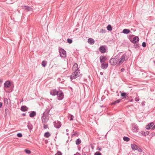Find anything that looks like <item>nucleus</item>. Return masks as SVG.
Instances as JSON below:
<instances>
[{
	"mask_svg": "<svg viewBox=\"0 0 155 155\" xmlns=\"http://www.w3.org/2000/svg\"><path fill=\"white\" fill-rule=\"evenodd\" d=\"M98 149L99 151H101V148H98Z\"/></svg>",
	"mask_w": 155,
	"mask_h": 155,
	"instance_id": "obj_47",
	"label": "nucleus"
},
{
	"mask_svg": "<svg viewBox=\"0 0 155 155\" xmlns=\"http://www.w3.org/2000/svg\"><path fill=\"white\" fill-rule=\"evenodd\" d=\"M154 64H155V61H154Z\"/></svg>",
	"mask_w": 155,
	"mask_h": 155,
	"instance_id": "obj_58",
	"label": "nucleus"
},
{
	"mask_svg": "<svg viewBox=\"0 0 155 155\" xmlns=\"http://www.w3.org/2000/svg\"><path fill=\"white\" fill-rule=\"evenodd\" d=\"M100 74H101V75H103V73L102 72H101L100 73Z\"/></svg>",
	"mask_w": 155,
	"mask_h": 155,
	"instance_id": "obj_49",
	"label": "nucleus"
},
{
	"mask_svg": "<svg viewBox=\"0 0 155 155\" xmlns=\"http://www.w3.org/2000/svg\"><path fill=\"white\" fill-rule=\"evenodd\" d=\"M81 143V140L80 139H78L76 140L75 143L76 144L78 145L80 144Z\"/></svg>",
	"mask_w": 155,
	"mask_h": 155,
	"instance_id": "obj_24",
	"label": "nucleus"
},
{
	"mask_svg": "<svg viewBox=\"0 0 155 155\" xmlns=\"http://www.w3.org/2000/svg\"><path fill=\"white\" fill-rule=\"evenodd\" d=\"M118 55L116 56L115 57V58H112L110 59L109 61V62L111 65H114L116 64H117L118 63V61H117V58H118Z\"/></svg>",
	"mask_w": 155,
	"mask_h": 155,
	"instance_id": "obj_3",
	"label": "nucleus"
},
{
	"mask_svg": "<svg viewBox=\"0 0 155 155\" xmlns=\"http://www.w3.org/2000/svg\"><path fill=\"white\" fill-rule=\"evenodd\" d=\"M87 42L88 43L91 45H93L94 43V41L93 39L91 38H89L88 39Z\"/></svg>",
	"mask_w": 155,
	"mask_h": 155,
	"instance_id": "obj_19",
	"label": "nucleus"
},
{
	"mask_svg": "<svg viewBox=\"0 0 155 155\" xmlns=\"http://www.w3.org/2000/svg\"><path fill=\"white\" fill-rule=\"evenodd\" d=\"M134 36V35H129V37H131Z\"/></svg>",
	"mask_w": 155,
	"mask_h": 155,
	"instance_id": "obj_48",
	"label": "nucleus"
},
{
	"mask_svg": "<svg viewBox=\"0 0 155 155\" xmlns=\"http://www.w3.org/2000/svg\"><path fill=\"white\" fill-rule=\"evenodd\" d=\"M145 102L144 101H143L142 102L141 104H142V105L144 106L145 105Z\"/></svg>",
	"mask_w": 155,
	"mask_h": 155,
	"instance_id": "obj_42",
	"label": "nucleus"
},
{
	"mask_svg": "<svg viewBox=\"0 0 155 155\" xmlns=\"http://www.w3.org/2000/svg\"><path fill=\"white\" fill-rule=\"evenodd\" d=\"M59 53L60 56L63 58H65L66 57V52L62 48H61L59 50Z\"/></svg>",
	"mask_w": 155,
	"mask_h": 155,
	"instance_id": "obj_5",
	"label": "nucleus"
},
{
	"mask_svg": "<svg viewBox=\"0 0 155 155\" xmlns=\"http://www.w3.org/2000/svg\"><path fill=\"white\" fill-rule=\"evenodd\" d=\"M7 110H8L7 109H5V112H6V111H7Z\"/></svg>",
	"mask_w": 155,
	"mask_h": 155,
	"instance_id": "obj_54",
	"label": "nucleus"
},
{
	"mask_svg": "<svg viewBox=\"0 0 155 155\" xmlns=\"http://www.w3.org/2000/svg\"><path fill=\"white\" fill-rule=\"evenodd\" d=\"M121 96L123 97V98L127 99L128 97V96L127 95L126 93L125 92H123L121 93Z\"/></svg>",
	"mask_w": 155,
	"mask_h": 155,
	"instance_id": "obj_22",
	"label": "nucleus"
},
{
	"mask_svg": "<svg viewBox=\"0 0 155 155\" xmlns=\"http://www.w3.org/2000/svg\"><path fill=\"white\" fill-rule=\"evenodd\" d=\"M133 101V99L132 100H131V101Z\"/></svg>",
	"mask_w": 155,
	"mask_h": 155,
	"instance_id": "obj_57",
	"label": "nucleus"
},
{
	"mask_svg": "<svg viewBox=\"0 0 155 155\" xmlns=\"http://www.w3.org/2000/svg\"><path fill=\"white\" fill-rule=\"evenodd\" d=\"M55 155H62V153L61 152L58 151L55 154Z\"/></svg>",
	"mask_w": 155,
	"mask_h": 155,
	"instance_id": "obj_36",
	"label": "nucleus"
},
{
	"mask_svg": "<svg viewBox=\"0 0 155 155\" xmlns=\"http://www.w3.org/2000/svg\"><path fill=\"white\" fill-rule=\"evenodd\" d=\"M68 131H69V130H68V129H67L66 130V131L67 132H68Z\"/></svg>",
	"mask_w": 155,
	"mask_h": 155,
	"instance_id": "obj_55",
	"label": "nucleus"
},
{
	"mask_svg": "<svg viewBox=\"0 0 155 155\" xmlns=\"http://www.w3.org/2000/svg\"><path fill=\"white\" fill-rule=\"evenodd\" d=\"M50 110V109L49 108H47L45 110V112L43 114L44 115H45V116H49V113Z\"/></svg>",
	"mask_w": 155,
	"mask_h": 155,
	"instance_id": "obj_14",
	"label": "nucleus"
},
{
	"mask_svg": "<svg viewBox=\"0 0 155 155\" xmlns=\"http://www.w3.org/2000/svg\"><path fill=\"white\" fill-rule=\"evenodd\" d=\"M155 129V125L152 127V130H153Z\"/></svg>",
	"mask_w": 155,
	"mask_h": 155,
	"instance_id": "obj_46",
	"label": "nucleus"
},
{
	"mask_svg": "<svg viewBox=\"0 0 155 155\" xmlns=\"http://www.w3.org/2000/svg\"><path fill=\"white\" fill-rule=\"evenodd\" d=\"M100 51L102 53H104L105 52L106 49L105 47L103 46H101L99 48Z\"/></svg>",
	"mask_w": 155,
	"mask_h": 155,
	"instance_id": "obj_15",
	"label": "nucleus"
},
{
	"mask_svg": "<svg viewBox=\"0 0 155 155\" xmlns=\"http://www.w3.org/2000/svg\"><path fill=\"white\" fill-rule=\"evenodd\" d=\"M120 99H118L116 101H115L113 102H112L111 103V104L114 105L115 104L118 103H119L120 101Z\"/></svg>",
	"mask_w": 155,
	"mask_h": 155,
	"instance_id": "obj_25",
	"label": "nucleus"
},
{
	"mask_svg": "<svg viewBox=\"0 0 155 155\" xmlns=\"http://www.w3.org/2000/svg\"><path fill=\"white\" fill-rule=\"evenodd\" d=\"M131 147L132 149L134 150H137L138 148V147L134 143L131 144Z\"/></svg>",
	"mask_w": 155,
	"mask_h": 155,
	"instance_id": "obj_13",
	"label": "nucleus"
},
{
	"mask_svg": "<svg viewBox=\"0 0 155 155\" xmlns=\"http://www.w3.org/2000/svg\"><path fill=\"white\" fill-rule=\"evenodd\" d=\"M25 9L27 11H30L31 10H32V8L31 7L27 6H25Z\"/></svg>",
	"mask_w": 155,
	"mask_h": 155,
	"instance_id": "obj_27",
	"label": "nucleus"
},
{
	"mask_svg": "<svg viewBox=\"0 0 155 155\" xmlns=\"http://www.w3.org/2000/svg\"><path fill=\"white\" fill-rule=\"evenodd\" d=\"M94 154L95 155H101V153L99 152H96Z\"/></svg>",
	"mask_w": 155,
	"mask_h": 155,
	"instance_id": "obj_37",
	"label": "nucleus"
},
{
	"mask_svg": "<svg viewBox=\"0 0 155 155\" xmlns=\"http://www.w3.org/2000/svg\"><path fill=\"white\" fill-rule=\"evenodd\" d=\"M11 85V83L9 81H6L4 84V88L5 89L10 87Z\"/></svg>",
	"mask_w": 155,
	"mask_h": 155,
	"instance_id": "obj_8",
	"label": "nucleus"
},
{
	"mask_svg": "<svg viewBox=\"0 0 155 155\" xmlns=\"http://www.w3.org/2000/svg\"><path fill=\"white\" fill-rule=\"evenodd\" d=\"M28 109V108L26 106H22L21 107V110L22 111H27Z\"/></svg>",
	"mask_w": 155,
	"mask_h": 155,
	"instance_id": "obj_18",
	"label": "nucleus"
},
{
	"mask_svg": "<svg viewBox=\"0 0 155 155\" xmlns=\"http://www.w3.org/2000/svg\"><path fill=\"white\" fill-rule=\"evenodd\" d=\"M36 112L35 111H32L29 114V116L31 117H33L36 115Z\"/></svg>",
	"mask_w": 155,
	"mask_h": 155,
	"instance_id": "obj_20",
	"label": "nucleus"
},
{
	"mask_svg": "<svg viewBox=\"0 0 155 155\" xmlns=\"http://www.w3.org/2000/svg\"><path fill=\"white\" fill-rule=\"evenodd\" d=\"M80 73V71H75L73 72L70 76V78L71 80H72L73 79H75L79 77Z\"/></svg>",
	"mask_w": 155,
	"mask_h": 155,
	"instance_id": "obj_2",
	"label": "nucleus"
},
{
	"mask_svg": "<svg viewBox=\"0 0 155 155\" xmlns=\"http://www.w3.org/2000/svg\"><path fill=\"white\" fill-rule=\"evenodd\" d=\"M130 138L127 137H123V140L124 141L127 142L128 141L130 140Z\"/></svg>",
	"mask_w": 155,
	"mask_h": 155,
	"instance_id": "obj_28",
	"label": "nucleus"
},
{
	"mask_svg": "<svg viewBox=\"0 0 155 155\" xmlns=\"http://www.w3.org/2000/svg\"><path fill=\"white\" fill-rule=\"evenodd\" d=\"M139 40V38L137 36H135L134 37L132 41V42L133 43H136V42L137 41H138Z\"/></svg>",
	"mask_w": 155,
	"mask_h": 155,
	"instance_id": "obj_17",
	"label": "nucleus"
},
{
	"mask_svg": "<svg viewBox=\"0 0 155 155\" xmlns=\"http://www.w3.org/2000/svg\"><path fill=\"white\" fill-rule=\"evenodd\" d=\"M68 134H68V133H67V135H68Z\"/></svg>",
	"mask_w": 155,
	"mask_h": 155,
	"instance_id": "obj_59",
	"label": "nucleus"
},
{
	"mask_svg": "<svg viewBox=\"0 0 155 155\" xmlns=\"http://www.w3.org/2000/svg\"><path fill=\"white\" fill-rule=\"evenodd\" d=\"M77 154H80L79 153L77 152L76 154H74V155H76ZM79 155H81L80 154Z\"/></svg>",
	"mask_w": 155,
	"mask_h": 155,
	"instance_id": "obj_50",
	"label": "nucleus"
},
{
	"mask_svg": "<svg viewBox=\"0 0 155 155\" xmlns=\"http://www.w3.org/2000/svg\"><path fill=\"white\" fill-rule=\"evenodd\" d=\"M49 116H45L43 114L42 116L41 117V120L43 124H46L48 120Z\"/></svg>",
	"mask_w": 155,
	"mask_h": 155,
	"instance_id": "obj_6",
	"label": "nucleus"
},
{
	"mask_svg": "<svg viewBox=\"0 0 155 155\" xmlns=\"http://www.w3.org/2000/svg\"><path fill=\"white\" fill-rule=\"evenodd\" d=\"M17 136L19 137H21L22 136V134L21 133H19L17 134Z\"/></svg>",
	"mask_w": 155,
	"mask_h": 155,
	"instance_id": "obj_34",
	"label": "nucleus"
},
{
	"mask_svg": "<svg viewBox=\"0 0 155 155\" xmlns=\"http://www.w3.org/2000/svg\"><path fill=\"white\" fill-rule=\"evenodd\" d=\"M143 135L146 136V133L145 132H144V134Z\"/></svg>",
	"mask_w": 155,
	"mask_h": 155,
	"instance_id": "obj_52",
	"label": "nucleus"
},
{
	"mask_svg": "<svg viewBox=\"0 0 155 155\" xmlns=\"http://www.w3.org/2000/svg\"><path fill=\"white\" fill-rule=\"evenodd\" d=\"M135 100L136 101H139V98L138 97H136L135 98Z\"/></svg>",
	"mask_w": 155,
	"mask_h": 155,
	"instance_id": "obj_39",
	"label": "nucleus"
},
{
	"mask_svg": "<svg viewBox=\"0 0 155 155\" xmlns=\"http://www.w3.org/2000/svg\"><path fill=\"white\" fill-rule=\"evenodd\" d=\"M124 68H122L121 69V72H123L124 71Z\"/></svg>",
	"mask_w": 155,
	"mask_h": 155,
	"instance_id": "obj_45",
	"label": "nucleus"
},
{
	"mask_svg": "<svg viewBox=\"0 0 155 155\" xmlns=\"http://www.w3.org/2000/svg\"><path fill=\"white\" fill-rule=\"evenodd\" d=\"M70 120H73V119H72V118H71L70 119Z\"/></svg>",
	"mask_w": 155,
	"mask_h": 155,
	"instance_id": "obj_53",
	"label": "nucleus"
},
{
	"mask_svg": "<svg viewBox=\"0 0 155 155\" xmlns=\"http://www.w3.org/2000/svg\"><path fill=\"white\" fill-rule=\"evenodd\" d=\"M58 93V91H57L55 89H53L50 91V94L53 96H55L57 95Z\"/></svg>",
	"mask_w": 155,
	"mask_h": 155,
	"instance_id": "obj_11",
	"label": "nucleus"
},
{
	"mask_svg": "<svg viewBox=\"0 0 155 155\" xmlns=\"http://www.w3.org/2000/svg\"><path fill=\"white\" fill-rule=\"evenodd\" d=\"M69 44H71L72 42V40L71 39L68 38L67 40Z\"/></svg>",
	"mask_w": 155,
	"mask_h": 155,
	"instance_id": "obj_32",
	"label": "nucleus"
},
{
	"mask_svg": "<svg viewBox=\"0 0 155 155\" xmlns=\"http://www.w3.org/2000/svg\"><path fill=\"white\" fill-rule=\"evenodd\" d=\"M107 28L108 31H111L112 29V27L110 25H107Z\"/></svg>",
	"mask_w": 155,
	"mask_h": 155,
	"instance_id": "obj_26",
	"label": "nucleus"
},
{
	"mask_svg": "<svg viewBox=\"0 0 155 155\" xmlns=\"http://www.w3.org/2000/svg\"><path fill=\"white\" fill-rule=\"evenodd\" d=\"M126 57V55L125 54H124L121 56L118 61L117 65H120L122 64L124 61H126L127 60Z\"/></svg>",
	"mask_w": 155,
	"mask_h": 155,
	"instance_id": "obj_1",
	"label": "nucleus"
},
{
	"mask_svg": "<svg viewBox=\"0 0 155 155\" xmlns=\"http://www.w3.org/2000/svg\"><path fill=\"white\" fill-rule=\"evenodd\" d=\"M134 48H137L139 47V44H135L134 45Z\"/></svg>",
	"mask_w": 155,
	"mask_h": 155,
	"instance_id": "obj_33",
	"label": "nucleus"
},
{
	"mask_svg": "<svg viewBox=\"0 0 155 155\" xmlns=\"http://www.w3.org/2000/svg\"><path fill=\"white\" fill-rule=\"evenodd\" d=\"M105 31V30H104L102 29L101 30V32H102V33H104H104Z\"/></svg>",
	"mask_w": 155,
	"mask_h": 155,
	"instance_id": "obj_43",
	"label": "nucleus"
},
{
	"mask_svg": "<svg viewBox=\"0 0 155 155\" xmlns=\"http://www.w3.org/2000/svg\"><path fill=\"white\" fill-rule=\"evenodd\" d=\"M47 62L46 61H42V65L44 67H45L46 65Z\"/></svg>",
	"mask_w": 155,
	"mask_h": 155,
	"instance_id": "obj_29",
	"label": "nucleus"
},
{
	"mask_svg": "<svg viewBox=\"0 0 155 155\" xmlns=\"http://www.w3.org/2000/svg\"><path fill=\"white\" fill-rule=\"evenodd\" d=\"M25 151L26 152V153L28 154H30L31 153V151L30 150L27 149H25Z\"/></svg>",
	"mask_w": 155,
	"mask_h": 155,
	"instance_id": "obj_31",
	"label": "nucleus"
},
{
	"mask_svg": "<svg viewBox=\"0 0 155 155\" xmlns=\"http://www.w3.org/2000/svg\"><path fill=\"white\" fill-rule=\"evenodd\" d=\"M46 124H43V127L44 129H46L48 128V126L47 125H45Z\"/></svg>",
	"mask_w": 155,
	"mask_h": 155,
	"instance_id": "obj_35",
	"label": "nucleus"
},
{
	"mask_svg": "<svg viewBox=\"0 0 155 155\" xmlns=\"http://www.w3.org/2000/svg\"><path fill=\"white\" fill-rule=\"evenodd\" d=\"M100 62L102 63L106 61V58L104 56H101L100 57Z\"/></svg>",
	"mask_w": 155,
	"mask_h": 155,
	"instance_id": "obj_12",
	"label": "nucleus"
},
{
	"mask_svg": "<svg viewBox=\"0 0 155 155\" xmlns=\"http://www.w3.org/2000/svg\"><path fill=\"white\" fill-rule=\"evenodd\" d=\"M2 106V103L0 102V108H1Z\"/></svg>",
	"mask_w": 155,
	"mask_h": 155,
	"instance_id": "obj_44",
	"label": "nucleus"
},
{
	"mask_svg": "<svg viewBox=\"0 0 155 155\" xmlns=\"http://www.w3.org/2000/svg\"><path fill=\"white\" fill-rule=\"evenodd\" d=\"M130 32V30L128 29H124L122 31V32L124 34H127Z\"/></svg>",
	"mask_w": 155,
	"mask_h": 155,
	"instance_id": "obj_21",
	"label": "nucleus"
},
{
	"mask_svg": "<svg viewBox=\"0 0 155 155\" xmlns=\"http://www.w3.org/2000/svg\"><path fill=\"white\" fill-rule=\"evenodd\" d=\"M154 123L153 122L150 123L146 126V128L147 130H149L150 129V127H152Z\"/></svg>",
	"mask_w": 155,
	"mask_h": 155,
	"instance_id": "obj_16",
	"label": "nucleus"
},
{
	"mask_svg": "<svg viewBox=\"0 0 155 155\" xmlns=\"http://www.w3.org/2000/svg\"><path fill=\"white\" fill-rule=\"evenodd\" d=\"M57 95V99L58 100H61L64 98L63 93L61 91H58V93Z\"/></svg>",
	"mask_w": 155,
	"mask_h": 155,
	"instance_id": "obj_4",
	"label": "nucleus"
},
{
	"mask_svg": "<svg viewBox=\"0 0 155 155\" xmlns=\"http://www.w3.org/2000/svg\"><path fill=\"white\" fill-rule=\"evenodd\" d=\"M51 134L49 132H45L44 134V136L48 138L51 136Z\"/></svg>",
	"mask_w": 155,
	"mask_h": 155,
	"instance_id": "obj_23",
	"label": "nucleus"
},
{
	"mask_svg": "<svg viewBox=\"0 0 155 155\" xmlns=\"http://www.w3.org/2000/svg\"><path fill=\"white\" fill-rule=\"evenodd\" d=\"M137 150H138V151L140 152H142V149L140 148H139L138 147V149Z\"/></svg>",
	"mask_w": 155,
	"mask_h": 155,
	"instance_id": "obj_40",
	"label": "nucleus"
},
{
	"mask_svg": "<svg viewBox=\"0 0 155 155\" xmlns=\"http://www.w3.org/2000/svg\"><path fill=\"white\" fill-rule=\"evenodd\" d=\"M108 63L104 62L101 64V68L104 69H105L108 67Z\"/></svg>",
	"mask_w": 155,
	"mask_h": 155,
	"instance_id": "obj_10",
	"label": "nucleus"
},
{
	"mask_svg": "<svg viewBox=\"0 0 155 155\" xmlns=\"http://www.w3.org/2000/svg\"><path fill=\"white\" fill-rule=\"evenodd\" d=\"M148 134H149V132H146V135H148Z\"/></svg>",
	"mask_w": 155,
	"mask_h": 155,
	"instance_id": "obj_51",
	"label": "nucleus"
},
{
	"mask_svg": "<svg viewBox=\"0 0 155 155\" xmlns=\"http://www.w3.org/2000/svg\"><path fill=\"white\" fill-rule=\"evenodd\" d=\"M29 129L30 130H31L33 126L32 125L29 124H28L27 125Z\"/></svg>",
	"mask_w": 155,
	"mask_h": 155,
	"instance_id": "obj_30",
	"label": "nucleus"
},
{
	"mask_svg": "<svg viewBox=\"0 0 155 155\" xmlns=\"http://www.w3.org/2000/svg\"><path fill=\"white\" fill-rule=\"evenodd\" d=\"M23 115L24 116H25V114H23Z\"/></svg>",
	"mask_w": 155,
	"mask_h": 155,
	"instance_id": "obj_56",
	"label": "nucleus"
},
{
	"mask_svg": "<svg viewBox=\"0 0 155 155\" xmlns=\"http://www.w3.org/2000/svg\"><path fill=\"white\" fill-rule=\"evenodd\" d=\"M2 80L1 79H0V87L1 86V84L2 82Z\"/></svg>",
	"mask_w": 155,
	"mask_h": 155,
	"instance_id": "obj_41",
	"label": "nucleus"
},
{
	"mask_svg": "<svg viewBox=\"0 0 155 155\" xmlns=\"http://www.w3.org/2000/svg\"><path fill=\"white\" fill-rule=\"evenodd\" d=\"M54 126L57 128H59L61 126V123L58 121H56L54 122Z\"/></svg>",
	"mask_w": 155,
	"mask_h": 155,
	"instance_id": "obj_7",
	"label": "nucleus"
},
{
	"mask_svg": "<svg viewBox=\"0 0 155 155\" xmlns=\"http://www.w3.org/2000/svg\"><path fill=\"white\" fill-rule=\"evenodd\" d=\"M73 71H80L78 68V65L76 63H75L72 67Z\"/></svg>",
	"mask_w": 155,
	"mask_h": 155,
	"instance_id": "obj_9",
	"label": "nucleus"
},
{
	"mask_svg": "<svg viewBox=\"0 0 155 155\" xmlns=\"http://www.w3.org/2000/svg\"><path fill=\"white\" fill-rule=\"evenodd\" d=\"M142 46L143 47H145L146 46V44L145 42H143L142 44Z\"/></svg>",
	"mask_w": 155,
	"mask_h": 155,
	"instance_id": "obj_38",
	"label": "nucleus"
}]
</instances>
